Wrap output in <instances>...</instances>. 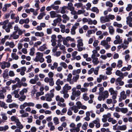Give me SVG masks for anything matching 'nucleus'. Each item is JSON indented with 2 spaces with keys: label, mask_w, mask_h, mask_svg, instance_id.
I'll return each mask as SVG.
<instances>
[{
  "label": "nucleus",
  "mask_w": 132,
  "mask_h": 132,
  "mask_svg": "<svg viewBox=\"0 0 132 132\" xmlns=\"http://www.w3.org/2000/svg\"><path fill=\"white\" fill-rule=\"evenodd\" d=\"M17 32L18 33V34H16V35H18L19 36L18 37H17V38H15V37H14V36H11V37H13V39H18L19 37V35H21L23 33V31L20 29H19V30H18V31H17Z\"/></svg>",
  "instance_id": "obj_14"
},
{
  "label": "nucleus",
  "mask_w": 132,
  "mask_h": 132,
  "mask_svg": "<svg viewBox=\"0 0 132 132\" xmlns=\"http://www.w3.org/2000/svg\"><path fill=\"white\" fill-rule=\"evenodd\" d=\"M70 109L71 110H74V112L75 113H76L78 111V109H79L78 108L76 107L75 105L70 107Z\"/></svg>",
  "instance_id": "obj_27"
},
{
  "label": "nucleus",
  "mask_w": 132,
  "mask_h": 132,
  "mask_svg": "<svg viewBox=\"0 0 132 132\" xmlns=\"http://www.w3.org/2000/svg\"><path fill=\"white\" fill-rule=\"evenodd\" d=\"M127 20L126 21L127 24H128V22H132V17L129 16L126 18Z\"/></svg>",
  "instance_id": "obj_41"
},
{
  "label": "nucleus",
  "mask_w": 132,
  "mask_h": 132,
  "mask_svg": "<svg viewBox=\"0 0 132 132\" xmlns=\"http://www.w3.org/2000/svg\"><path fill=\"white\" fill-rule=\"evenodd\" d=\"M71 89V87L68 86V84H66L63 87V90L61 91H64V93L68 92V90H70Z\"/></svg>",
  "instance_id": "obj_9"
},
{
  "label": "nucleus",
  "mask_w": 132,
  "mask_h": 132,
  "mask_svg": "<svg viewBox=\"0 0 132 132\" xmlns=\"http://www.w3.org/2000/svg\"><path fill=\"white\" fill-rule=\"evenodd\" d=\"M72 95L71 96L72 100H74L76 97H78L81 94V92L79 90H77L76 88H73L72 89Z\"/></svg>",
  "instance_id": "obj_2"
},
{
  "label": "nucleus",
  "mask_w": 132,
  "mask_h": 132,
  "mask_svg": "<svg viewBox=\"0 0 132 132\" xmlns=\"http://www.w3.org/2000/svg\"><path fill=\"white\" fill-rule=\"evenodd\" d=\"M26 98V96L25 95H22L19 98V100L20 101H22L25 100Z\"/></svg>",
  "instance_id": "obj_51"
},
{
  "label": "nucleus",
  "mask_w": 132,
  "mask_h": 132,
  "mask_svg": "<svg viewBox=\"0 0 132 132\" xmlns=\"http://www.w3.org/2000/svg\"><path fill=\"white\" fill-rule=\"evenodd\" d=\"M0 106L5 109L7 108L8 107L6 105L5 103L1 101H0Z\"/></svg>",
  "instance_id": "obj_28"
},
{
  "label": "nucleus",
  "mask_w": 132,
  "mask_h": 132,
  "mask_svg": "<svg viewBox=\"0 0 132 132\" xmlns=\"http://www.w3.org/2000/svg\"><path fill=\"white\" fill-rule=\"evenodd\" d=\"M128 111V110L126 108H121V112L123 113H126Z\"/></svg>",
  "instance_id": "obj_63"
},
{
  "label": "nucleus",
  "mask_w": 132,
  "mask_h": 132,
  "mask_svg": "<svg viewBox=\"0 0 132 132\" xmlns=\"http://www.w3.org/2000/svg\"><path fill=\"white\" fill-rule=\"evenodd\" d=\"M51 38L52 39L51 40V41L54 42V41H57L56 40V37L55 35H53L51 36Z\"/></svg>",
  "instance_id": "obj_56"
},
{
  "label": "nucleus",
  "mask_w": 132,
  "mask_h": 132,
  "mask_svg": "<svg viewBox=\"0 0 132 132\" xmlns=\"http://www.w3.org/2000/svg\"><path fill=\"white\" fill-rule=\"evenodd\" d=\"M87 94H84L83 95V99L85 101H87L89 99L88 96H87Z\"/></svg>",
  "instance_id": "obj_54"
},
{
  "label": "nucleus",
  "mask_w": 132,
  "mask_h": 132,
  "mask_svg": "<svg viewBox=\"0 0 132 132\" xmlns=\"http://www.w3.org/2000/svg\"><path fill=\"white\" fill-rule=\"evenodd\" d=\"M77 8H79L82 6L83 4L81 3H76L74 5Z\"/></svg>",
  "instance_id": "obj_35"
},
{
  "label": "nucleus",
  "mask_w": 132,
  "mask_h": 132,
  "mask_svg": "<svg viewBox=\"0 0 132 132\" xmlns=\"http://www.w3.org/2000/svg\"><path fill=\"white\" fill-rule=\"evenodd\" d=\"M108 44V42L106 40H103L101 42L100 44L103 46H105Z\"/></svg>",
  "instance_id": "obj_60"
},
{
  "label": "nucleus",
  "mask_w": 132,
  "mask_h": 132,
  "mask_svg": "<svg viewBox=\"0 0 132 132\" xmlns=\"http://www.w3.org/2000/svg\"><path fill=\"white\" fill-rule=\"evenodd\" d=\"M11 119L12 121H14L15 123H16L19 120V119L16 116H14L11 117Z\"/></svg>",
  "instance_id": "obj_20"
},
{
  "label": "nucleus",
  "mask_w": 132,
  "mask_h": 132,
  "mask_svg": "<svg viewBox=\"0 0 132 132\" xmlns=\"http://www.w3.org/2000/svg\"><path fill=\"white\" fill-rule=\"evenodd\" d=\"M27 106H32L33 107L35 105V104L32 102H25Z\"/></svg>",
  "instance_id": "obj_43"
},
{
  "label": "nucleus",
  "mask_w": 132,
  "mask_h": 132,
  "mask_svg": "<svg viewBox=\"0 0 132 132\" xmlns=\"http://www.w3.org/2000/svg\"><path fill=\"white\" fill-rule=\"evenodd\" d=\"M82 42V39L78 40L77 41L78 43V44L77 45V46H82L83 45V44Z\"/></svg>",
  "instance_id": "obj_29"
},
{
  "label": "nucleus",
  "mask_w": 132,
  "mask_h": 132,
  "mask_svg": "<svg viewBox=\"0 0 132 132\" xmlns=\"http://www.w3.org/2000/svg\"><path fill=\"white\" fill-rule=\"evenodd\" d=\"M44 81L46 83H49V85L51 86H52L54 85V82L53 78H49L48 77H46L44 79Z\"/></svg>",
  "instance_id": "obj_5"
},
{
  "label": "nucleus",
  "mask_w": 132,
  "mask_h": 132,
  "mask_svg": "<svg viewBox=\"0 0 132 132\" xmlns=\"http://www.w3.org/2000/svg\"><path fill=\"white\" fill-rule=\"evenodd\" d=\"M48 126L49 127H50V130L51 131L55 129V126L53 125V123L52 122H49L48 123Z\"/></svg>",
  "instance_id": "obj_19"
},
{
  "label": "nucleus",
  "mask_w": 132,
  "mask_h": 132,
  "mask_svg": "<svg viewBox=\"0 0 132 132\" xmlns=\"http://www.w3.org/2000/svg\"><path fill=\"white\" fill-rule=\"evenodd\" d=\"M43 56V54L42 53L39 52H37L36 54V57L34 59V60L36 62H38L39 61L40 56Z\"/></svg>",
  "instance_id": "obj_8"
},
{
  "label": "nucleus",
  "mask_w": 132,
  "mask_h": 132,
  "mask_svg": "<svg viewBox=\"0 0 132 132\" xmlns=\"http://www.w3.org/2000/svg\"><path fill=\"white\" fill-rule=\"evenodd\" d=\"M35 48L32 47L30 49V55L31 56H33L34 53Z\"/></svg>",
  "instance_id": "obj_52"
},
{
  "label": "nucleus",
  "mask_w": 132,
  "mask_h": 132,
  "mask_svg": "<svg viewBox=\"0 0 132 132\" xmlns=\"http://www.w3.org/2000/svg\"><path fill=\"white\" fill-rule=\"evenodd\" d=\"M68 6H67V9L69 10H70V9L75 7L73 6V4L71 2L69 3L68 4Z\"/></svg>",
  "instance_id": "obj_32"
},
{
  "label": "nucleus",
  "mask_w": 132,
  "mask_h": 132,
  "mask_svg": "<svg viewBox=\"0 0 132 132\" xmlns=\"http://www.w3.org/2000/svg\"><path fill=\"white\" fill-rule=\"evenodd\" d=\"M18 105L15 103L10 104L9 105V108H18Z\"/></svg>",
  "instance_id": "obj_24"
},
{
  "label": "nucleus",
  "mask_w": 132,
  "mask_h": 132,
  "mask_svg": "<svg viewBox=\"0 0 132 132\" xmlns=\"http://www.w3.org/2000/svg\"><path fill=\"white\" fill-rule=\"evenodd\" d=\"M113 25L114 26H117L119 28H121L122 27V25L121 24L118 23L117 22H114Z\"/></svg>",
  "instance_id": "obj_39"
},
{
  "label": "nucleus",
  "mask_w": 132,
  "mask_h": 132,
  "mask_svg": "<svg viewBox=\"0 0 132 132\" xmlns=\"http://www.w3.org/2000/svg\"><path fill=\"white\" fill-rule=\"evenodd\" d=\"M88 125V123L87 122H85L83 124L82 128L84 130H86L87 129V127Z\"/></svg>",
  "instance_id": "obj_47"
},
{
  "label": "nucleus",
  "mask_w": 132,
  "mask_h": 132,
  "mask_svg": "<svg viewBox=\"0 0 132 132\" xmlns=\"http://www.w3.org/2000/svg\"><path fill=\"white\" fill-rule=\"evenodd\" d=\"M12 25L10 23H9L7 26H2V28L3 29H5L7 32H9L10 31V29L12 28Z\"/></svg>",
  "instance_id": "obj_6"
},
{
  "label": "nucleus",
  "mask_w": 132,
  "mask_h": 132,
  "mask_svg": "<svg viewBox=\"0 0 132 132\" xmlns=\"http://www.w3.org/2000/svg\"><path fill=\"white\" fill-rule=\"evenodd\" d=\"M0 89V93H5L6 92V88L5 87H2Z\"/></svg>",
  "instance_id": "obj_53"
},
{
  "label": "nucleus",
  "mask_w": 132,
  "mask_h": 132,
  "mask_svg": "<svg viewBox=\"0 0 132 132\" xmlns=\"http://www.w3.org/2000/svg\"><path fill=\"white\" fill-rule=\"evenodd\" d=\"M60 65L65 69H66L67 66V64L64 62H62L60 63Z\"/></svg>",
  "instance_id": "obj_49"
},
{
  "label": "nucleus",
  "mask_w": 132,
  "mask_h": 132,
  "mask_svg": "<svg viewBox=\"0 0 132 132\" xmlns=\"http://www.w3.org/2000/svg\"><path fill=\"white\" fill-rule=\"evenodd\" d=\"M77 106H76L79 109H80L82 106L81 103L80 102H78L76 103Z\"/></svg>",
  "instance_id": "obj_58"
},
{
  "label": "nucleus",
  "mask_w": 132,
  "mask_h": 132,
  "mask_svg": "<svg viewBox=\"0 0 132 132\" xmlns=\"http://www.w3.org/2000/svg\"><path fill=\"white\" fill-rule=\"evenodd\" d=\"M50 14L51 18H53L55 17H58L59 16L60 17H61V16L60 15L57 14H56L55 12L52 11L50 12Z\"/></svg>",
  "instance_id": "obj_7"
},
{
  "label": "nucleus",
  "mask_w": 132,
  "mask_h": 132,
  "mask_svg": "<svg viewBox=\"0 0 132 132\" xmlns=\"http://www.w3.org/2000/svg\"><path fill=\"white\" fill-rule=\"evenodd\" d=\"M106 5L107 6H109L110 7H111L113 6V4L110 1H107L106 2Z\"/></svg>",
  "instance_id": "obj_38"
},
{
  "label": "nucleus",
  "mask_w": 132,
  "mask_h": 132,
  "mask_svg": "<svg viewBox=\"0 0 132 132\" xmlns=\"http://www.w3.org/2000/svg\"><path fill=\"white\" fill-rule=\"evenodd\" d=\"M113 70V69L111 67H109L107 68L106 70L107 71L106 72V74L107 75H110L112 73L111 71Z\"/></svg>",
  "instance_id": "obj_17"
},
{
  "label": "nucleus",
  "mask_w": 132,
  "mask_h": 132,
  "mask_svg": "<svg viewBox=\"0 0 132 132\" xmlns=\"http://www.w3.org/2000/svg\"><path fill=\"white\" fill-rule=\"evenodd\" d=\"M65 39L67 41L70 40L71 42H73L75 41L74 38H72L70 36L67 37Z\"/></svg>",
  "instance_id": "obj_55"
},
{
  "label": "nucleus",
  "mask_w": 132,
  "mask_h": 132,
  "mask_svg": "<svg viewBox=\"0 0 132 132\" xmlns=\"http://www.w3.org/2000/svg\"><path fill=\"white\" fill-rule=\"evenodd\" d=\"M61 94H64L63 96L65 98H68L69 96V94L67 93H65L64 91H61L60 92Z\"/></svg>",
  "instance_id": "obj_45"
},
{
  "label": "nucleus",
  "mask_w": 132,
  "mask_h": 132,
  "mask_svg": "<svg viewBox=\"0 0 132 132\" xmlns=\"http://www.w3.org/2000/svg\"><path fill=\"white\" fill-rule=\"evenodd\" d=\"M72 77V76L71 73H70L68 74V78L67 79V81H68L70 82L71 81Z\"/></svg>",
  "instance_id": "obj_48"
},
{
  "label": "nucleus",
  "mask_w": 132,
  "mask_h": 132,
  "mask_svg": "<svg viewBox=\"0 0 132 132\" xmlns=\"http://www.w3.org/2000/svg\"><path fill=\"white\" fill-rule=\"evenodd\" d=\"M98 42H99L98 40H94L93 44V46L94 47L97 46Z\"/></svg>",
  "instance_id": "obj_64"
},
{
  "label": "nucleus",
  "mask_w": 132,
  "mask_h": 132,
  "mask_svg": "<svg viewBox=\"0 0 132 132\" xmlns=\"http://www.w3.org/2000/svg\"><path fill=\"white\" fill-rule=\"evenodd\" d=\"M93 59L92 62L95 65H97L99 63V61L98 60V58L95 56H91Z\"/></svg>",
  "instance_id": "obj_12"
},
{
  "label": "nucleus",
  "mask_w": 132,
  "mask_h": 132,
  "mask_svg": "<svg viewBox=\"0 0 132 132\" xmlns=\"http://www.w3.org/2000/svg\"><path fill=\"white\" fill-rule=\"evenodd\" d=\"M131 68V65H128L127 67H123L121 70V71H125L127 70V71H129L130 70Z\"/></svg>",
  "instance_id": "obj_22"
},
{
  "label": "nucleus",
  "mask_w": 132,
  "mask_h": 132,
  "mask_svg": "<svg viewBox=\"0 0 132 132\" xmlns=\"http://www.w3.org/2000/svg\"><path fill=\"white\" fill-rule=\"evenodd\" d=\"M54 90V89L53 88L50 90V93L47 94L46 95V100L47 101L50 102L52 101V98H53L54 96L53 92Z\"/></svg>",
  "instance_id": "obj_3"
},
{
  "label": "nucleus",
  "mask_w": 132,
  "mask_h": 132,
  "mask_svg": "<svg viewBox=\"0 0 132 132\" xmlns=\"http://www.w3.org/2000/svg\"><path fill=\"white\" fill-rule=\"evenodd\" d=\"M79 77V75H77L75 77L73 76V77L72 80L73 81L76 82L77 81Z\"/></svg>",
  "instance_id": "obj_46"
},
{
  "label": "nucleus",
  "mask_w": 132,
  "mask_h": 132,
  "mask_svg": "<svg viewBox=\"0 0 132 132\" xmlns=\"http://www.w3.org/2000/svg\"><path fill=\"white\" fill-rule=\"evenodd\" d=\"M131 4H128L126 8V10L128 11H129L131 10Z\"/></svg>",
  "instance_id": "obj_62"
},
{
  "label": "nucleus",
  "mask_w": 132,
  "mask_h": 132,
  "mask_svg": "<svg viewBox=\"0 0 132 132\" xmlns=\"http://www.w3.org/2000/svg\"><path fill=\"white\" fill-rule=\"evenodd\" d=\"M115 18V16L114 15L110 14L108 15H106V19H108L109 20L110 19L112 20L113 19Z\"/></svg>",
  "instance_id": "obj_30"
},
{
  "label": "nucleus",
  "mask_w": 132,
  "mask_h": 132,
  "mask_svg": "<svg viewBox=\"0 0 132 132\" xmlns=\"http://www.w3.org/2000/svg\"><path fill=\"white\" fill-rule=\"evenodd\" d=\"M122 62L121 60H119L118 62V63L117 66L118 67V68H120L122 67Z\"/></svg>",
  "instance_id": "obj_37"
},
{
  "label": "nucleus",
  "mask_w": 132,
  "mask_h": 132,
  "mask_svg": "<svg viewBox=\"0 0 132 132\" xmlns=\"http://www.w3.org/2000/svg\"><path fill=\"white\" fill-rule=\"evenodd\" d=\"M127 128L126 126L125 125L122 126H118L117 127V129L121 130H125Z\"/></svg>",
  "instance_id": "obj_25"
},
{
  "label": "nucleus",
  "mask_w": 132,
  "mask_h": 132,
  "mask_svg": "<svg viewBox=\"0 0 132 132\" xmlns=\"http://www.w3.org/2000/svg\"><path fill=\"white\" fill-rule=\"evenodd\" d=\"M11 56L13 59L15 60H17L19 58L18 56V55H16L15 53H12Z\"/></svg>",
  "instance_id": "obj_33"
},
{
  "label": "nucleus",
  "mask_w": 132,
  "mask_h": 132,
  "mask_svg": "<svg viewBox=\"0 0 132 132\" xmlns=\"http://www.w3.org/2000/svg\"><path fill=\"white\" fill-rule=\"evenodd\" d=\"M16 123L17 128L20 129H22L23 128V126L22 124H21V122L19 120Z\"/></svg>",
  "instance_id": "obj_15"
},
{
  "label": "nucleus",
  "mask_w": 132,
  "mask_h": 132,
  "mask_svg": "<svg viewBox=\"0 0 132 132\" xmlns=\"http://www.w3.org/2000/svg\"><path fill=\"white\" fill-rule=\"evenodd\" d=\"M8 69H6L5 70L3 74V77L4 79H7L9 78L8 74Z\"/></svg>",
  "instance_id": "obj_13"
},
{
  "label": "nucleus",
  "mask_w": 132,
  "mask_h": 132,
  "mask_svg": "<svg viewBox=\"0 0 132 132\" xmlns=\"http://www.w3.org/2000/svg\"><path fill=\"white\" fill-rule=\"evenodd\" d=\"M95 32V31L93 29L88 30L87 31V35L86 34V36L89 37L90 36V35L92 33L94 34Z\"/></svg>",
  "instance_id": "obj_26"
},
{
  "label": "nucleus",
  "mask_w": 132,
  "mask_h": 132,
  "mask_svg": "<svg viewBox=\"0 0 132 132\" xmlns=\"http://www.w3.org/2000/svg\"><path fill=\"white\" fill-rule=\"evenodd\" d=\"M44 94V92H38L36 93V97H38L39 96L43 95Z\"/></svg>",
  "instance_id": "obj_50"
},
{
  "label": "nucleus",
  "mask_w": 132,
  "mask_h": 132,
  "mask_svg": "<svg viewBox=\"0 0 132 132\" xmlns=\"http://www.w3.org/2000/svg\"><path fill=\"white\" fill-rule=\"evenodd\" d=\"M108 29L110 34L111 35H113L114 32V30L113 27L112 26H110L109 27Z\"/></svg>",
  "instance_id": "obj_21"
},
{
  "label": "nucleus",
  "mask_w": 132,
  "mask_h": 132,
  "mask_svg": "<svg viewBox=\"0 0 132 132\" xmlns=\"http://www.w3.org/2000/svg\"><path fill=\"white\" fill-rule=\"evenodd\" d=\"M35 35L36 36L42 37L44 36V34L43 32H36L35 33Z\"/></svg>",
  "instance_id": "obj_23"
},
{
  "label": "nucleus",
  "mask_w": 132,
  "mask_h": 132,
  "mask_svg": "<svg viewBox=\"0 0 132 132\" xmlns=\"http://www.w3.org/2000/svg\"><path fill=\"white\" fill-rule=\"evenodd\" d=\"M109 91L110 92L111 95H112V98L113 100L116 99L118 93L117 91H115L113 88H110L109 89Z\"/></svg>",
  "instance_id": "obj_4"
},
{
  "label": "nucleus",
  "mask_w": 132,
  "mask_h": 132,
  "mask_svg": "<svg viewBox=\"0 0 132 132\" xmlns=\"http://www.w3.org/2000/svg\"><path fill=\"white\" fill-rule=\"evenodd\" d=\"M98 99L100 101L102 100L104 101L105 98L108 97L109 95L108 92L107 90H105L101 93L98 92Z\"/></svg>",
  "instance_id": "obj_1"
},
{
  "label": "nucleus",
  "mask_w": 132,
  "mask_h": 132,
  "mask_svg": "<svg viewBox=\"0 0 132 132\" xmlns=\"http://www.w3.org/2000/svg\"><path fill=\"white\" fill-rule=\"evenodd\" d=\"M115 73L116 75L121 77L122 79H123V73L119 70H117L116 71Z\"/></svg>",
  "instance_id": "obj_16"
},
{
  "label": "nucleus",
  "mask_w": 132,
  "mask_h": 132,
  "mask_svg": "<svg viewBox=\"0 0 132 132\" xmlns=\"http://www.w3.org/2000/svg\"><path fill=\"white\" fill-rule=\"evenodd\" d=\"M46 31L47 33L48 34H51L52 33V29L51 28H47Z\"/></svg>",
  "instance_id": "obj_61"
},
{
  "label": "nucleus",
  "mask_w": 132,
  "mask_h": 132,
  "mask_svg": "<svg viewBox=\"0 0 132 132\" xmlns=\"http://www.w3.org/2000/svg\"><path fill=\"white\" fill-rule=\"evenodd\" d=\"M66 9H67L66 6H64L62 7L61 11V13L62 14H64L65 13L66 11L65 10Z\"/></svg>",
  "instance_id": "obj_44"
},
{
  "label": "nucleus",
  "mask_w": 132,
  "mask_h": 132,
  "mask_svg": "<svg viewBox=\"0 0 132 132\" xmlns=\"http://www.w3.org/2000/svg\"><path fill=\"white\" fill-rule=\"evenodd\" d=\"M64 84V82L62 81H61L60 79H58L56 82V85H62Z\"/></svg>",
  "instance_id": "obj_31"
},
{
  "label": "nucleus",
  "mask_w": 132,
  "mask_h": 132,
  "mask_svg": "<svg viewBox=\"0 0 132 132\" xmlns=\"http://www.w3.org/2000/svg\"><path fill=\"white\" fill-rule=\"evenodd\" d=\"M14 29L15 31L13 32L11 36H13V35H14L13 36L15 37V38H17V37H18L19 36L18 35H16V34L17 32V31H18L19 29L18 27L16 26L14 27Z\"/></svg>",
  "instance_id": "obj_10"
},
{
  "label": "nucleus",
  "mask_w": 132,
  "mask_h": 132,
  "mask_svg": "<svg viewBox=\"0 0 132 132\" xmlns=\"http://www.w3.org/2000/svg\"><path fill=\"white\" fill-rule=\"evenodd\" d=\"M1 115L2 117V120H6L7 119V118L6 114L3 113L1 114Z\"/></svg>",
  "instance_id": "obj_42"
},
{
  "label": "nucleus",
  "mask_w": 132,
  "mask_h": 132,
  "mask_svg": "<svg viewBox=\"0 0 132 132\" xmlns=\"http://www.w3.org/2000/svg\"><path fill=\"white\" fill-rule=\"evenodd\" d=\"M53 121L54 123L55 124V125L59 124V120L57 117H54L53 118Z\"/></svg>",
  "instance_id": "obj_40"
},
{
  "label": "nucleus",
  "mask_w": 132,
  "mask_h": 132,
  "mask_svg": "<svg viewBox=\"0 0 132 132\" xmlns=\"http://www.w3.org/2000/svg\"><path fill=\"white\" fill-rule=\"evenodd\" d=\"M70 10H69L71 11V13L72 15H75V14H77V12L75 10V8H73L70 9Z\"/></svg>",
  "instance_id": "obj_36"
},
{
  "label": "nucleus",
  "mask_w": 132,
  "mask_h": 132,
  "mask_svg": "<svg viewBox=\"0 0 132 132\" xmlns=\"http://www.w3.org/2000/svg\"><path fill=\"white\" fill-rule=\"evenodd\" d=\"M106 15L105 16H101L100 18V22L102 23L110 21L108 18L106 19Z\"/></svg>",
  "instance_id": "obj_11"
},
{
  "label": "nucleus",
  "mask_w": 132,
  "mask_h": 132,
  "mask_svg": "<svg viewBox=\"0 0 132 132\" xmlns=\"http://www.w3.org/2000/svg\"><path fill=\"white\" fill-rule=\"evenodd\" d=\"M54 75V73L51 71L48 74V76L49 77V78H53Z\"/></svg>",
  "instance_id": "obj_59"
},
{
  "label": "nucleus",
  "mask_w": 132,
  "mask_h": 132,
  "mask_svg": "<svg viewBox=\"0 0 132 132\" xmlns=\"http://www.w3.org/2000/svg\"><path fill=\"white\" fill-rule=\"evenodd\" d=\"M46 49V46L45 45H43V46L40 47L39 50L40 51H43Z\"/></svg>",
  "instance_id": "obj_57"
},
{
  "label": "nucleus",
  "mask_w": 132,
  "mask_h": 132,
  "mask_svg": "<svg viewBox=\"0 0 132 132\" xmlns=\"http://www.w3.org/2000/svg\"><path fill=\"white\" fill-rule=\"evenodd\" d=\"M91 11L94 12H95L97 14L99 13V10L97 7H93L91 9Z\"/></svg>",
  "instance_id": "obj_34"
},
{
  "label": "nucleus",
  "mask_w": 132,
  "mask_h": 132,
  "mask_svg": "<svg viewBox=\"0 0 132 132\" xmlns=\"http://www.w3.org/2000/svg\"><path fill=\"white\" fill-rule=\"evenodd\" d=\"M120 97L123 100L126 99L127 97V95L125 94V92L123 91L121 92L120 94Z\"/></svg>",
  "instance_id": "obj_18"
}]
</instances>
